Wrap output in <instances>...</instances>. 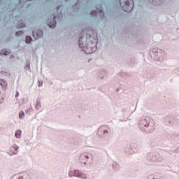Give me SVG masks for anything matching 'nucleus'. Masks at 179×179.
Segmentation results:
<instances>
[{"label": "nucleus", "instance_id": "nucleus-2", "mask_svg": "<svg viewBox=\"0 0 179 179\" xmlns=\"http://www.w3.org/2000/svg\"><path fill=\"white\" fill-rule=\"evenodd\" d=\"M89 156H90V154L89 153H83L79 157L80 163L86 164V163H87V160H89Z\"/></svg>", "mask_w": 179, "mask_h": 179}, {"label": "nucleus", "instance_id": "nucleus-14", "mask_svg": "<svg viewBox=\"0 0 179 179\" xmlns=\"http://www.w3.org/2000/svg\"><path fill=\"white\" fill-rule=\"evenodd\" d=\"M42 85H43V81H38V87H40Z\"/></svg>", "mask_w": 179, "mask_h": 179}, {"label": "nucleus", "instance_id": "nucleus-5", "mask_svg": "<svg viewBox=\"0 0 179 179\" xmlns=\"http://www.w3.org/2000/svg\"><path fill=\"white\" fill-rule=\"evenodd\" d=\"M17 149H19V147L16 145H13L10 148V155H16L17 153Z\"/></svg>", "mask_w": 179, "mask_h": 179}, {"label": "nucleus", "instance_id": "nucleus-18", "mask_svg": "<svg viewBox=\"0 0 179 179\" xmlns=\"http://www.w3.org/2000/svg\"><path fill=\"white\" fill-rule=\"evenodd\" d=\"M79 45L80 47H82V44L80 43H79Z\"/></svg>", "mask_w": 179, "mask_h": 179}, {"label": "nucleus", "instance_id": "nucleus-13", "mask_svg": "<svg viewBox=\"0 0 179 179\" xmlns=\"http://www.w3.org/2000/svg\"><path fill=\"white\" fill-rule=\"evenodd\" d=\"M31 40H32L31 37L27 36V38H26V43H27V44H29V43H31Z\"/></svg>", "mask_w": 179, "mask_h": 179}, {"label": "nucleus", "instance_id": "nucleus-21", "mask_svg": "<svg viewBox=\"0 0 179 179\" xmlns=\"http://www.w3.org/2000/svg\"><path fill=\"white\" fill-rule=\"evenodd\" d=\"M0 96H1V91H0Z\"/></svg>", "mask_w": 179, "mask_h": 179}, {"label": "nucleus", "instance_id": "nucleus-3", "mask_svg": "<svg viewBox=\"0 0 179 179\" xmlns=\"http://www.w3.org/2000/svg\"><path fill=\"white\" fill-rule=\"evenodd\" d=\"M32 34L33 37L36 38V40H37V38H41V37L43 36V31L40 30L33 31Z\"/></svg>", "mask_w": 179, "mask_h": 179}, {"label": "nucleus", "instance_id": "nucleus-17", "mask_svg": "<svg viewBox=\"0 0 179 179\" xmlns=\"http://www.w3.org/2000/svg\"><path fill=\"white\" fill-rule=\"evenodd\" d=\"M18 179H23V177L20 176Z\"/></svg>", "mask_w": 179, "mask_h": 179}, {"label": "nucleus", "instance_id": "nucleus-7", "mask_svg": "<svg viewBox=\"0 0 179 179\" xmlns=\"http://www.w3.org/2000/svg\"><path fill=\"white\" fill-rule=\"evenodd\" d=\"M0 85L3 90H8V83L5 80L0 79Z\"/></svg>", "mask_w": 179, "mask_h": 179}, {"label": "nucleus", "instance_id": "nucleus-20", "mask_svg": "<svg viewBox=\"0 0 179 179\" xmlns=\"http://www.w3.org/2000/svg\"><path fill=\"white\" fill-rule=\"evenodd\" d=\"M66 1L67 2V1H68V0H66Z\"/></svg>", "mask_w": 179, "mask_h": 179}, {"label": "nucleus", "instance_id": "nucleus-9", "mask_svg": "<svg viewBox=\"0 0 179 179\" xmlns=\"http://www.w3.org/2000/svg\"><path fill=\"white\" fill-rule=\"evenodd\" d=\"M1 55H9L10 54V51L9 50L4 49L1 51Z\"/></svg>", "mask_w": 179, "mask_h": 179}, {"label": "nucleus", "instance_id": "nucleus-12", "mask_svg": "<svg viewBox=\"0 0 179 179\" xmlns=\"http://www.w3.org/2000/svg\"><path fill=\"white\" fill-rule=\"evenodd\" d=\"M23 31H17L16 33H15V36H17V37H18L19 36H23Z\"/></svg>", "mask_w": 179, "mask_h": 179}, {"label": "nucleus", "instance_id": "nucleus-1", "mask_svg": "<svg viewBox=\"0 0 179 179\" xmlns=\"http://www.w3.org/2000/svg\"><path fill=\"white\" fill-rule=\"evenodd\" d=\"M120 3L124 12H131L134 10V0H120Z\"/></svg>", "mask_w": 179, "mask_h": 179}, {"label": "nucleus", "instance_id": "nucleus-8", "mask_svg": "<svg viewBox=\"0 0 179 179\" xmlns=\"http://www.w3.org/2000/svg\"><path fill=\"white\" fill-rule=\"evenodd\" d=\"M17 27V29H23V27H26V24L23 23L22 20H20Z\"/></svg>", "mask_w": 179, "mask_h": 179}, {"label": "nucleus", "instance_id": "nucleus-15", "mask_svg": "<svg viewBox=\"0 0 179 179\" xmlns=\"http://www.w3.org/2000/svg\"><path fill=\"white\" fill-rule=\"evenodd\" d=\"M15 97H19V92H17V93L15 94Z\"/></svg>", "mask_w": 179, "mask_h": 179}, {"label": "nucleus", "instance_id": "nucleus-4", "mask_svg": "<svg viewBox=\"0 0 179 179\" xmlns=\"http://www.w3.org/2000/svg\"><path fill=\"white\" fill-rule=\"evenodd\" d=\"M53 20L52 21L48 20V26L51 29H54L57 27V21H55V17H52Z\"/></svg>", "mask_w": 179, "mask_h": 179}, {"label": "nucleus", "instance_id": "nucleus-6", "mask_svg": "<svg viewBox=\"0 0 179 179\" xmlns=\"http://www.w3.org/2000/svg\"><path fill=\"white\" fill-rule=\"evenodd\" d=\"M98 15H100L101 16H104V13L101 9L98 10L97 11H92L90 13V16H97Z\"/></svg>", "mask_w": 179, "mask_h": 179}, {"label": "nucleus", "instance_id": "nucleus-19", "mask_svg": "<svg viewBox=\"0 0 179 179\" xmlns=\"http://www.w3.org/2000/svg\"><path fill=\"white\" fill-rule=\"evenodd\" d=\"M71 173H72V172L69 173V175L71 176Z\"/></svg>", "mask_w": 179, "mask_h": 179}, {"label": "nucleus", "instance_id": "nucleus-16", "mask_svg": "<svg viewBox=\"0 0 179 179\" xmlns=\"http://www.w3.org/2000/svg\"><path fill=\"white\" fill-rule=\"evenodd\" d=\"M80 41H82V38H80L79 39V43H80Z\"/></svg>", "mask_w": 179, "mask_h": 179}, {"label": "nucleus", "instance_id": "nucleus-10", "mask_svg": "<svg viewBox=\"0 0 179 179\" xmlns=\"http://www.w3.org/2000/svg\"><path fill=\"white\" fill-rule=\"evenodd\" d=\"M22 136V131L20 130H17L15 131V137H17V138H20Z\"/></svg>", "mask_w": 179, "mask_h": 179}, {"label": "nucleus", "instance_id": "nucleus-11", "mask_svg": "<svg viewBox=\"0 0 179 179\" xmlns=\"http://www.w3.org/2000/svg\"><path fill=\"white\" fill-rule=\"evenodd\" d=\"M19 118L22 120V118H24V112L20 111L19 113Z\"/></svg>", "mask_w": 179, "mask_h": 179}]
</instances>
